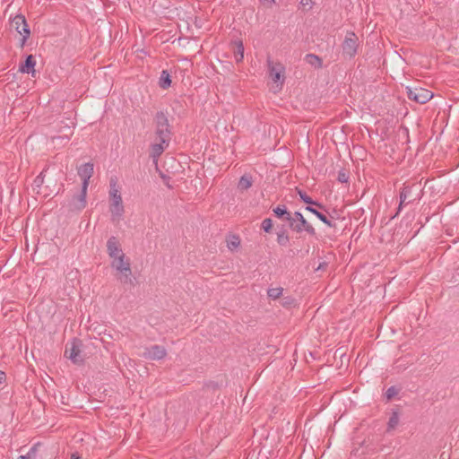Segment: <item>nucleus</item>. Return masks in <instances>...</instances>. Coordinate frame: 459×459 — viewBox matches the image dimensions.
<instances>
[{
    "label": "nucleus",
    "mask_w": 459,
    "mask_h": 459,
    "mask_svg": "<svg viewBox=\"0 0 459 459\" xmlns=\"http://www.w3.org/2000/svg\"><path fill=\"white\" fill-rule=\"evenodd\" d=\"M281 304L282 307L290 308L296 305V299L291 296H285L281 299Z\"/></svg>",
    "instance_id": "28"
},
{
    "label": "nucleus",
    "mask_w": 459,
    "mask_h": 459,
    "mask_svg": "<svg viewBox=\"0 0 459 459\" xmlns=\"http://www.w3.org/2000/svg\"><path fill=\"white\" fill-rule=\"evenodd\" d=\"M71 459H81V456L78 453L72 454Z\"/></svg>",
    "instance_id": "40"
},
{
    "label": "nucleus",
    "mask_w": 459,
    "mask_h": 459,
    "mask_svg": "<svg viewBox=\"0 0 459 459\" xmlns=\"http://www.w3.org/2000/svg\"><path fill=\"white\" fill-rule=\"evenodd\" d=\"M273 220L271 218H266L262 221L261 229L264 232L270 233L273 230Z\"/></svg>",
    "instance_id": "32"
},
{
    "label": "nucleus",
    "mask_w": 459,
    "mask_h": 459,
    "mask_svg": "<svg viewBox=\"0 0 459 459\" xmlns=\"http://www.w3.org/2000/svg\"><path fill=\"white\" fill-rule=\"evenodd\" d=\"M277 243L281 247H286L288 246L290 242V237L287 233V230L285 229L284 225H281L280 230L277 232Z\"/></svg>",
    "instance_id": "21"
},
{
    "label": "nucleus",
    "mask_w": 459,
    "mask_h": 459,
    "mask_svg": "<svg viewBox=\"0 0 459 459\" xmlns=\"http://www.w3.org/2000/svg\"><path fill=\"white\" fill-rule=\"evenodd\" d=\"M236 50L234 52L235 60L237 63L242 62L244 59V45L241 40H235Z\"/></svg>",
    "instance_id": "25"
},
{
    "label": "nucleus",
    "mask_w": 459,
    "mask_h": 459,
    "mask_svg": "<svg viewBox=\"0 0 459 459\" xmlns=\"http://www.w3.org/2000/svg\"><path fill=\"white\" fill-rule=\"evenodd\" d=\"M109 211L112 215V220H115V218L120 219L125 212L123 203H117V201L112 202Z\"/></svg>",
    "instance_id": "18"
},
{
    "label": "nucleus",
    "mask_w": 459,
    "mask_h": 459,
    "mask_svg": "<svg viewBox=\"0 0 459 459\" xmlns=\"http://www.w3.org/2000/svg\"><path fill=\"white\" fill-rule=\"evenodd\" d=\"M6 381V374L0 370V385L5 383Z\"/></svg>",
    "instance_id": "36"
},
{
    "label": "nucleus",
    "mask_w": 459,
    "mask_h": 459,
    "mask_svg": "<svg viewBox=\"0 0 459 459\" xmlns=\"http://www.w3.org/2000/svg\"><path fill=\"white\" fill-rule=\"evenodd\" d=\"M358 41V36L353 31H348L342 45V55L349 58L354 57L359 47Z\"/></svg>",
    "instance_id": "6"
},
{
    "label": "nucleus",
    "mask_w": 459,
    "mask_h": 459,
    "mask_svg": "<svg viewBox=\"0 0 459 459\" xmlns=\"http://www.w3.org/2000/svg\"><path fill=\"white\" fill-rule=\"evenodd\" d=\"M305 210L316 215L318 220H320L328 227L336 228V224L328 219L327 215L323 212L324 211H321L318 208H315L312 206H306Z\"/></svg>",
    "instance_id": "15"
},
{
    "label": "nucleus",
    "mask_w": 459,
    "mask_h": 459,
    "mask_svg": "<svg viewBox=\"0 0 459 459\" xmlns=\"http://www.w3.org/2000/svg\"><path fill=\"white\" fill-rule=\"evenodd\" d=\"M107 252L110 258L114 259L123 253L119 241L115 236H111L107 241Z\"/></svg>",
    "instance_id": "14"
},
{
    "label": "nucleus",
    "mask_w": 459,
    "mask_h": 459,
    "mask_svg": "<svg viewBox=\"0 0 459 459\" xmlns=\"http://www.w3.org/2000/svg\"><path fill=\"white\" fill-rule=\"evenodd\" d=\"M270 77L274 82H279L281 78L283 67L279 65V67L273 65V62L268 61Z\"/></svg>",
    "instance_id": "19"
},
{
    "label": "nucleus",
    "mask_w": 459,
    "mask_h": 459,
    "mask_svg": "<svg viewBox=\"0 0 459 459\" xmlns=\"http://www.w3.org/2000/svg\"><path fill=\"white\" fill-rule=\"evenodd\" d=\"M327 266V263L326 262H323V263H320L319 265L317 266L316 270H324L325 267Z\"/></svg>",
    "instance_id": "38"
},
{
    "label": "nucleus",
    "mask_w": 459,
    "mask_h": 459,
    "mask_svg": "<svg viewBox=\"0 0 459 459\" xmlns=\"http://www.w3.org/2000/svg\"><path fill=\"white\" fill-rule=\"evenodd\" d=\"M166 143H163L160 141L159 143H153L150 148V158H152L154 161L158 160V158L163 153L165 149L168 147Z\"/></svg>",
    "instance_id": "16"
},
{
    "label": "nucleus",
    "mask_w": 459,
    "mask_h": 459,
    "mask_svg": "<svg viewBox=\"0 0 459 459\" xmlns=\"http://www.w3.org/2000/svg\"><path fill=\"white\" fill-rule=\"evenodd\" d=\"M253 184V178L252 176L249 174H244L238 181V187L239 190L244 191L247 190L252 186Z\"/></svg>",
    "instance_id": "22"
},
{
    "label": "nucleus",
    "mask_w": 459,
    "mask_h": 459,
    "mask_svg": "<svg viewBox=\"0 0 459 459\" xmlns=\"http://www.w3.org/2000/svg\"><path fill=\"white\" fill-rule=\"evenodd\" d=\"M44 183V175H43V172H41L39 175H38L34 181H33V185L36 186V187H40Z\"/></svg>",
    "instance_id": "35"
},
{
    "label": "nucleus",
    "mask_w": 459,
    "mask_h": 459,
    "mask_svg": "<svg viewBox=\"0 0 459 459\" xmlns=\"http://www.w3.org/2000/svg\"><path fill=\"white\" fill-rule=\"evenodd\" d=\"M86 195L87 189L82 188L80 194L74 195L73 198L68 201L66 204L68 212H79L83 210L87 204Z\"/></svg>",
    "instance_id": "8"
},
{
    "label": "nucleus",
    "mask_w": 459,
    "mask_h": 459,
    "mask_svg": "<svg viewBox=\"0 0 459 459\" xmlns=\"http://www.w3.org/2000/svg\"><path fill=\"white\" fill-rule=\"evenodd\" d=\"M167 355L166 349L158 344L152 345L151 347H147L144 349L143 352V357L146 359L151 360H159L163 359Z\"/></svg>",
    "instance_id": "10"
},
{
    "label": "nucleus",
    "mask_w": 459,
    "mask_h": 459,
    "mask_svg": "<svg viewBox=\"0 0 459 459\" xmlns=\"http://www.w3.org/2000/svg\"><path fill=\"white\" fill-rule=\"evenodd\" d=\"M82 340L74 338L70 346L67 344L65 347V357L71 359L74 364L82 365L84 362V359L82 355Z\"/></svg>",
    "instance_id": "4"
},
{
    "label": "nucleus",
    "mask_w": 459,
    "mask_h": 459,
    "mask_svg": "<svg viewBox=\"0 0 459 459\" xmlns=\"http://www.w3.org/2000/svg\"><path fill=\"white\" fill-rule=\"evenodd\" d=\"M12 23L14 25L15 30L22 35L20 47L22 48L30 36V29L26 18L23 14L19 13L13 18Z\"/></svg>",
    "instance_id": "5"
},
{
    "label": "nucleus",
    "mask_w": 459,
    "mask_h": 459,
    "mask_svg": "<svg viewBox=\"0 0 459 459\" xmlns=\"http://www.w3.org/2000/svg\"><path fill=\"white\" fill-rule=\"evenodd\" d=\"M171 82L172 80L169 73L167 70H162L159 80V86L163 90H167L171 86Z\"/></svg>",
    "instance_id": "20"
},
{
    "label": "nucleus",
    "mask_w": 459,
    "mask_h": 459,
    "mask_svg": "<svg viewBox=\"0 0 459 459\" xmlns=\"http://www.w3.org/2000/svg\"><path fill=\"white\" fill-rule=\"evenodd\" d=\"M290 230L297 234L306 232L307 235L316 238V229L310 222L306 220L305 217L297 221L295 224L293 222L290 223Z\"/></svg>",
    "instance_id": "9"
},
{
    "label": "nucleus",
    "mask_w": 459,
    "mask_h": 459,
    "mask_svg": "<svg viewBox=\"0 0 459 459\" xmlns=\"http://www.w3.org/2000/svg\"><path fill=\"white\" fill-rule=\"evenodd\" d=\"M282 291H283V288H281V287L270 288L267 290V295H268V298L275 300V299H278L281 296Z\"/></svg>",
    "instance_id": "27"
},
{
    "label": "nucleus",
    "mask_w": 459,
    "mask_h": 459,
    "mask_svg": "<svg viewBox=\"0 0 459 459\" xmlns=\"http://www.w3.org/2000/svg\"><path fill=\"white\" fill-rule=\"evenodd\" d=\"M407 97L409 100L420 104H425L433 97L432 91L424 88H409L407 87Z\"/></svg>",
    "instance_id": "7"
},
{
    "label": "nucleus",
    "mask_w": 459,
    "mask_h": 459,
    "mask_svg": "<svg viewBox=\"0 0 459 459\" xmlns=\"http://www.w3.org/2000/svg\"><path fill=\"white\" fill-rule=\"evenodd\" d=\"M325 213H327V217L329 220H331L332 221L333 220H338L340 218V215H339V212L336 209L333 208L332 210H329L327 207H326V211H324Z\"/></svg>",
    "instance_id": "34"
},
{
    "label": "nucleus",
    "mask_w": 459,
    "mask_h": 459,
    "mask_svg": "<svg viewBox=\"0 0 459 459\" xmlns=\"http://www.w3.org/2000/svg\"><path fill=\"white\" fill-rule=\"evenodd\" d=\"M311 4V0H300V4L303 6L308 5Z\"/></svg>",
    "instance_id": "39"
},
{
    "label": "nucleus",
    "mask_w": 459,
    "mask_h": 459,
    "mask_svg": "<svg viewBox=\"0 0 459 459\" xmlns=\"http://www.w3.org/2000/svg\"><path fill=\"white\" fill-rule=\"evenodd\" d=\"M240 245V238L237 235H231L227 240V247L230 250H234Z\"/></svg>",
    "instance_id": "26"
},
{
    "label": "nucleus",
    "mask_w": 459,
    "mask_h": 459,
    "mask_svg": "<svg viewBox=\"0 0 459 459\" xmlns=\"http://www.w3.org/2000/svg\"><path fill=\"white\" fill-rule=\"evenodd\" d=\"M398 393L399 389L396 386L392 385L387 388V390L385 393V396L387 401H391L398 394Z\"/></svg>",
    "instance_id": "29"
},
{
    "label": "nucleus",
    "mask_w": 459,
    "mask_h": 459,
    "mask_svg": "<svg viewBox=\"0 0 459 459\" xmlns=\"http://www.w3.org/2000/svg\"><path fill=\"white\" fill-rule=\"evenodd\" d=\"M153 122L155 125V134L160 141L169 145L173 133L169 122L168 112L157 111L154 115Z\"/></svg>",
    "instance_id": "3"
},
{
    "label": "nucleus",
    "mask_w": 459,
    "mask_h": 459,
    "mask_svg": "<svg viewBox=\"0 0 459 459\" xmlns=\"http://www.w3.org/2000/svg\"><path fill=\"white\" fill-rule=\"evenodd\" d=\"M94 172V165L91 162H87L78 168V175L82 180V188L88 189L90 178Z\"/></svg>",
    "instance_id": "11"
},
{
    "label": "nucleus",
    "mask_w": 459,
    "mask_h": 459,
    "mask_svg": "<svg viewBox=\"0 0 459 459\" xmlns=\"http://www.w3.org/2000/svg\"><path fill=\"white\" fill-rule=\"evenodd\" d=\"M350 178V173L347 169H342L338 172L337 180L340 183H348Z\"/></svg>",
    "instance_id": "31"
},
{
    "label": "nucleus",
    "mask_w": 459,
    "mask_h": 459,
    "mask_svg": "<svg viewBox=\"0 0 459 459\" xmlns=\"http://www.w3.org/2000/svg\"><path fill=\"white\" fill-rule=\"evenodd\" d=\"M109 194L111 203L114 201H117V203H123L121 195L119 194L118 190L115 188V183L113 185L111 184V190Z\"/></svg>",
    "instance_id": "30"
},
{
    "label": "nucleus",
    "mask_w": 459,
    "mask_h": 459,
    "mask_svg": "<svg viewBox=\"0 0 459 459\" xmlns=\"http://www.w3.org/2000/svg\"><path fill=\"white\" fill-rule=\"evenodd\" d=\"M263 4L268 7H272V5L275 3L274 0H262Z\"/></svg>",
    "instance_id": "37"
},
{
    "label": "nucleus",
    "mask_w": 459,
    "mask_h": 459,
    "mask_svg": "<svg viewBox=\"0 0 459 459\" xmlns=\"http://www.w3.org/2000/svg\"><path fill=\"white\" fill-rule=\"evenodd\" d=\"M36 60L33 55H27L25 60L20 63L19 72L22 74H31L32 77L36 76Z\"/></svg>",
    "instance_id": "13"
},
{
    "label": "nucleus",
    "mask_w": 459,
    "mask_h": 459,
    "mask_svg": "<svg viewBox=\"0 0 459 459\" xmlns=\"http://www.w3.org/2000/svg\"><path fill=\"white\" fill-rule=\"evenodd\" d=\"M302 218H304L303 214L300 212H294L293 213H291L290 212V218L288 220V226L290 227V223H296L297 221H299V220H301Z\"/></svg>",
    "instance_id": "33"
},
{
    "label": "nucleus",
    "mask_w": 459,
    "mask_h": 459,
    "mask_svg": "<svg viewBox=\"0 0 459 459\" xmlns=\"http://www.w3.org/2000/svg\"><path fill=\"white\" fill-rule=\"evenodd\" d=\"M297 195L299 196L301 202L307 204V206H312L315 208H318L321 211H326V205L324 204L314 200L310 195L307 194V192L302 189L296 187Z\"/></svg>",
    "instance_id": "12"
},
{
    "label": "nucleus",
    "mask_w": 459,
    "mask_h": 459,
    "mask_svg": "<svg viewBox=\"0 0 459 459\" xmlns=\"http://www.w3.org/2000/svg\"><path fill=\"white\" fill-rule=\"evenodd\" d=\"M305 60L307 64L311 65L315 68H321L323 66V60L316 54H307Z\"/></svg>",
    "instance_id": "24"
},
{
    "label": "nucleus",
    "mask_w": 459,
    "mask_h": 459,
    "mask_svg": "<svg viewBox=\"0 0 459 459\" xmlns=\"http://www.w3.org/2000/svg\"><path fill=\"white\" fill-rule=\"evenodd\" d=\"M111 267L119 273L117 278L121 283L129 284L130 286L136 285V279L131 277L132 269L130 259L126 257L124 253H121L118 257L113 259L111 262Z\"/></svg>",
    "instance_id": "1"
},
{
    "label": "nucleus",
    "mask_w": 459,
    "mask_h": 459,
    "mask_svg": "<svg viewBox=\"0 0 459 459\" xmlns=\"http://www.w3.org/2000/svg\"><path fill=\"white\" fill-rule=\"evenodd\" d=\"M273 215L281 221H286L288 222V220L290 218V211L284 204H279L276 207L273 208Z\"/></svg>",
    "instance_id": "17"
},
{
    "label": "nucleus",
    "mask_w": 459,
    "mask_h": 459,
    "mask_svg": "<svg viewBox=\"0 0 459 459\" xmlns=\"http://www.w3.org/2000/svg\"><path fill=\"white\" fill-rule=\"evenodd\" d=\"M423 195V188L420 182H414L411 184H404L403 187L400 192V202L397 207L396 217L403 210V207L411 204L417 200H420Z\"/></svg>",
    "instance_id": "2"
},
{
    "label": "nucleus",
    "mask_w": 459,
    "mask_h": 459,
    "mask_svg": "<svg viewBox=\"0 0 459 459\" xmlns=\"http://www.w3.org/2000/svg\"><path fill=\"white\" fill-rule=\"evenodd\" d=\"M399 420H400V413H399L398 410H394L392 411V414L387 422L386 431L390 432L391 430H394L399 424Z\"/></svg>",
    "instance_id": "23"
},
{
    "label": "nucleus",
    "mask_w": 459,
    "mask_h": 459,
    "mask_svg": "<svg viewBox=\"0 0 459 459\" xmlns=\"http://www.w3.org/2000/svg\"><path fill=\"white\" fill-rule=\"evenodd\" d=\"M20 459H28L26 456H20Z\"/></svg>",
    "instance_id": "41"
}]
</instances>
